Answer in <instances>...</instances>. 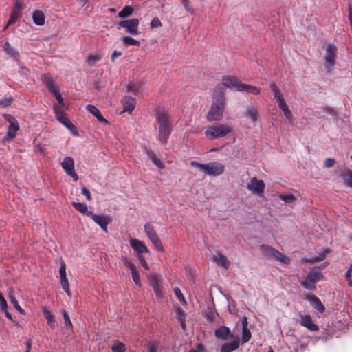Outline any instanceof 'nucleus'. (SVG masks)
Here are the masks:
<instances>
[{"instance_id":"dca6fc26","label":"nucleus","mask_w":352,"mask_h":352,"mask_svg":"<svg viewBox=\"0 0 352 352\" xmlns=\"http://www.w3.org/2000/svg\"><path fill=\"white\" fill-rule=\"evenodd\" d=\"M245 116L248 118L251 122H256L260 116L258 109L253 104H250L245 108Z\"/></svg>"},{"instance_id":"0eeeda50","label":"nucleus","mask_w":352,"mask_h":352,"mask_svg":"<svg viewBox=\"0 0 352 352\" xmlns=\"http://www.w3.org/2000/svg\"><path fill=\"white\" fill-rule=\"evenodd\" d=\"M120 27L126 28V32L133 35L139 34V20L133 18L129 20H123L118 23Z\"/></svg>"},{"instance_id":"680f3d73","label":"nucleus","mask_w":352,"mask_h":352,"mask_svg":"<svg viewBox=\"0 0 352 352\" xmlns=\"http://www.w3.org/2000/svg\"><path fill=\"white\" fill-rule=\"evenodd\" d=\"M3 118L9 122V125H11V123L15 124L17 122V120L12 116L10 114H3Z\"/></svg>"},{"instance_id":"2f4dec72","label":"nucleus","mask_w":352,"mask_h":352,"mask_svg":"<svg viewBox=\"0 0 352 352\" xmlns=\"http://www.w3.org/2000/svg\"><path fill=\"white\" fill-rule=\"evenodd\" d=\"M213 260L214 262L217 263H220L221 265H223L225 268H228V267L230 265V261L228 259V258L221 254H218L217 255H214L213 256Z\"/></svg>"},{"instance_id":"4be33fe9","label":"nucleus","mask_w":352,"mask_h":352,"mask_svg":"<svg viewBox=\"0 0 352 352\" xmlns=\"http://www.w3.org/2000/svg\"><path fill=\"white\" fill-rule=\"evenodd\" d=\"M86 109L89 113H91L94 116H95L100 122L103 123L104 124H109V122L102 116L100 110L94 105L88 104L86 107Z\"/></svg>"},{"instance_id":"473e14b6","label":"nucleus","mask_w":352,"mask_h":352,"mask_svg":"<svg viewBox=\"0 0 352 352\" xmlns=\"http://www.w3.org/2000/svg\"><path fill=\"white\" fill-rule=\"evenodd\" d=\"M3 50L8 54L10 56L17 59L19 56V54L10 45L8 41H6L3 46Z\"/></svg>"},{"instance_id":"338daca9","label":"nucleus","mask_w":352,"mask_h":352,"mask_svg":"<svg viewBox=\"0 0 352 352\" xmlns=\"http://www.w3.org/2000/svg\"><path fill=\"white\" fill-rule=\"evenodd\" d=\"M150 25L151 28H158L162 26V23L157 17H155L151 21Z\"/></svg>"},{"instance_id":"c03bdc74","label":"nucleus","mask_w":352,"mask_h":352,"mask_svg":"<svg viewBox=\"0 0 352 352\" xmlns=\"http://www.w3.org/2000/svg\"><path fill=\"white\" fill-rule=\"evenodd\" d=\"M125 350H126L125 345L120 342H116L111 346L112 352H124Z\"/></svg>"},{"instance_id":"1a4fd4ad","label":"nucleus","mask_w":352,"mask_h":352,"mask_svg":"<svg viewBox=\"0 0 352 352\" xmlns=\"http://www.w3.org/2000/svg\"><path fill=\"white\" fill-rule=\"evenodd\" d=\"M224 166L217 162L206 164L205 173L210 176H219L224 171Z\"/></svg>"},{"instance_id":"c85d7f7f","label":"nucleus","mask_w":352,"mask_h":352,"mask_svg":"<svg viewBox=\"0 0 352 352\" xmlns=\"http://www.w3.org/2000/svg\"><path fill=\"white\" fill-rule=\"evenodd\" d=\"M61 166L66 173L74 170V162L71 157H65L61 163Z\"/></svg>"},{"instance_id":"412c9836","label":"nucleus","mask_w":352,"mask_h":352,"mask_svg":"<svg viewBox=\"0 0 352 352\" xmlns=\"http://www.w3.org/2000/svg\"><path fill=\"white\" fill-rule=\"evenodd\" d=\"M19 130V125L18 122L15 124L11 123V125H9L8 128V131L6 133V136L3 139V142L5 143L6 141L10 140L12 139H14L16 135L17 131Z\"/></svg>"},{"instance_id":"c9c22d12","label":"nucleus","mask_w":352,"mask_h":352,"mask_svg":"<svg viewBox=\"0 0 352 352\" xmlns=\"http://www.w3.org/2000/svg\"><path fill=\"white\" fill-rule=\"evenodd\" d=\"M260 250L264 256L269 257H272L273 256L274 251H275V248L265 244L260 246Z\"/></svg>"},{"instance_id":"e433bc0d","label":"nucleus","mask_w":352,"mask_h":352,"mask_svg":"<svg viewBox=\"0 0 352 352\" xmlns=\"http://www.w3.org/2000/svg\"><path fill=\"white\" fill-rule=\"evenodd\" d=\"M102 56L99 54H90L88 56L87 59V63L89 66L92 67L96 65V63L101 59Z\"/></svg>"},{"instance_id":"603ef678","label":"nucleus","mask_w":352,"mask_h":352,"mask_svg":"<svg viewBox=\"0 0 352 352\" xmlns=\"http://www.w3.org/2000/svg\"><path fill=\"white\" fill-rule=\"evenodd\" d=\"M124 265L131 270V272L137 270L136 266L133 263H132L131 261H129L127 258H124L123 260Z\"/></svg>"},{"instance_id":"de8ad7c7","label":"nucleus","mask_w":352,"mask_h":352,"mask_svg":"<svg viewBox=\"0 0 352 352\" xmlns=\"http://www.w3.org/2000/svg\"><path fill=\"white\" fill-rule=\"evenodd\" d=\"M309 274L312 277V278L314 280L316 283L324 278L323 274L320 271L310 272L309 273Z\"/></svg>"},{"instance_id":"49530a36","label":"nucleus","mask_w":352,"mask_h":352,"mask_svg":"<svg viewBox=\"0 0 352 352\" xmlns=\"http://www.w3.org/2000/svg\"><path fill=\"white\" fill-rule=\"evenodd\" d=\"M251 338V332L248 329H243L242 331V343L248 342Z\"/></svg>"},{"instance_id":"ea45409f","label":"nucleus","mask_w":352,"mask_h":352,"mask_svg":"<svg viewBox=\"0 0 352 352\" xmlns=\"http://www.w3.org/2000/svg\"><path fill=\"white\" fill-rule=\"evenodd\" d=\"M328 253H329L328 250H324L322 254H319L317 256L313 257L309 259H305V262H309V263H314L322 261L325 258L327 254H328Z\"/></svg>"},{"instance_id":"5701e85b","label":"nucleus","mask_w":352,"mask_h":352,"mask_svg":"<svg viewBox=\"0 0 352 352\" xmlns=\"http://www.w3.org/2000/svg\"><path fill=\"white\" fill-rule=\"evenodd\" d=\"M150 284L158 298H161L162 297V292L161 290V287L160 285V281L157 278V276H153L150 279Z\"/></svg>"},{"instance_id":"5fc2aeb1","label":"nucleus","mask_w":352,"mask_h":352,"mask_svg":"<svg viewBox=\"0 0 352 352\" xmlns=\"http://www.w3.org/2000/svg\"><path fill=\"white\" fill-rule=\"evenodd\" d=\"M174 293L180 302H186L185 298H184V295L182 294V291L180 290L179 288H178V287L175 288Z\"/></svg>"},{"instance_id":"4d7b16f0","label":"nucleus","mask_w":352,"mask_h":352,"mask_svg":"<svg viewBox=\"0 0 352 352\" xmlns=\"http://www.w3.org/2000/svg\"><path fill=\"white\" fill-rule=\"evenodd\" d=\"M152 243L158 251L164 252V248L160 238L155 240V241L152 242Z\"/></svg>"},{"instance_id":"a18cd8bd","label":"nucleus","mask_w":352,"mask_h":352,"mask_svg":"<svg viewBox=\"0 0 352 352\" xmlns=\"http://www.w3.org/2000/svg\"><path fill=\"white\" fill-rule=\"evenodd\" d=\"M144 231L148 237L157 233L153 226L148 222L144 225Z\"/></svg>"},{"instance_id":"9b49d317","label":"nucleus","mask_w":352,"mask_h":352,"mask_svg":"<svg viewBox=\"0 0 352 352\" xmlns=\"http://www.w3.org/2000/svg\"><path fill=\"white\" fill-rule=\"evenodd\" d=\"M54 113L56 115L57 120L68 129H69L73 133V134L77 135L78 133L75 126L67 119V117H65L64 113L58 109V108L56 107L54 108Z\"/></svg>"},{"instance_id":"2eb2a0df","label":"nucleus","mask_w":352,"mask_h":352,"mask_svg":"<svg viewBox=\"0 0 352 352\" xmlns=\"http://www.w3.org/2000/svg\"><path fill=\"white\" fill-rule=\"evenodd\" d=\"M216 338L223 340H228L234 338L233 333H231L229 327L226 326H221L214 331Z\"/></svg>"},{"instance_id":"e2e57ef3","label":"nucleus","mask_w":352,"mask_h":352,"mask_svg":"<svg viewBox=\"0 0 352 352\" xmlns=\"http://www.w3.org/2000/svg\"><path fill=\"white\" fill-rule=\"evenodd\" d=\"M3 118L9 122V125H11V123L15 124L17 122V120L12 116L10 114H3Z\"/></svg>"},{"instance_id":"423d86ee","label":"nucleus","mask_w":352,"mask_h":352,"mask_svg":"<svg viewBox=\"0 0 352 352\" xmlns=\"http://www.w3.org/2000/svg\"><path fill=\"white\" fill-rule=\"evenodd\" d=\"M337 47L335 45L329 43L327 45L325 50L324 60L326 62V67L329 70L336 65Z\"/></svg>"},{"instance_id":"f3484780","label":"nucleus","mask_w":352,"mask_h":352,"mask_svg":"<svg viewBox=\"0 0 352 352\" xmlns=\"http://www.w3.org/2000/svg\"><path fill=\"white\" fill-rule=\"evenodd\" d=\"M130 245L139 255L142 253L148 252V249L146 248L144 242L137 239H132L130 240Z\"/></svg>"},{"instance_id":"09e8293b","label":"nucleus","mask_w":352,"mask_h":352,"mask_svg":"<svg viewBox=\"0 0 352 352\" xmlns=\"http://www.w3.org/2000/svg\"><path fill=\"white\" fill-rule=\"evenodd\" d=\"M131 273L133 280L134 281L135 285H138V287H140L141 286V283H140V276H139L138 270H135L131 272Z\"/></svg>"},{"instance_id":"4c0bfd02","label":"nucleus","mask_w":352,"mask_h":352,"mask_svg":"<svg viewBox=\"0 0 352 352\" xmlns=\"http://www.w3.org/2000/svg\"><path fill=\"white\" fill-rule=\"evenodd\" d=\"M133 11V8L131 6H124L122 10L118 13V16L120 18H126L130 16Z\"/></svg>"},{"instance_id":"8fccbe9b","label":"nucleus","mask_w":352,"mask_h":352,"mask_svg":"<svg viewBox=\"0 0 352 352\" xmlns=\"http://www.w3.org/2000/svg\"><path fill=\"white\" fill-rule=\"evenodd\" d=\"M181 1H182V3L184 8H185V10L187 12H188L191 14H192L194 12V10L192 8V4L189 0H182Z\"/></svg>"},{"instance_id":"7ed1b4c3","label":"nucleus","mask_w":352,"mask_h":352,"mask_svg":"<svg viewBox=\"0 0 352 352\" xmlns=\"http://www.w3.org/2000/svg\"><path fill=\"white\" fill-rule=\"evenodd\" d=\"M155 118L159 124V140L166 144L171 133L170 117L166 112L159 110Z\"/></svg>"},{"instance_id":"a211bd4d","label":"nucleus","mask_w":352,"mask_h":352,"mask_svg":"<svg viewBox=\"0 0 352 352\" xmlns=\"http://www.w3.org/2000/svg\"><path fill=\"white\" fill-rule=\"evenodd\" d=\"M123 111L131 113L135 109L136 100L130 96H124L122 100Z\"/></svg>"},{"instance_id":"39448f33","label":"nucleus","mask_w":352,"mask_h":352,"mask_svg":"<svg viewBox=\"0 0 352 352\" xmlns=\"http://www.w3.org/2000/svg\"><path fill=\"white\" fill-rule=\"evenodd\" d=\"M25 5L21 0H16L12 9L10 16L7 22L6 26L3 28L6 30L7 28L14 23L21 17V12L24 10Z\"/></svg>"},{"instance_id":"393cba45","label":"nucleus","mask_w":352,"mask_h":352,"mask_svg":"<svg viewBox=\"0 0 352 352\" xmlns=\"http://www.w3.org/2000/svg\"><path fill=\"white\" fill-rule=\"evenodd\" d=\"M32 19L36 25H43L45 24V17L43 11L36 10L32 13Z\"/></svg>"},{"instance_id":"cd10ccee","label":"nucleus","mask_w":352,"mask_h":352,"mask_svg":"<svg viewBox=\"0 0 352 352\" xmlns=\"http://www.w3.org/2000/svg\"><path fill=\"white\" fill-rule=\"evenodd\" d=\"M72 204L76 210L88 217H91L93 213L91 211L88 210L87 205L85 204L73 201Z\"/></svg>"},{"instance_id":"37998d69","label":"nucleus","mask_w":352,"mask_h":352,"mask_svg":"<svg viewBox=\"0 0 352 352\" xmlns=\"http://www.w3.org/2000/svg\"><path fill=\"white\" fill-rule=\"evenodd\" d=\"M279 198L286 203L291 204L296 200V197L293 194H281L279 195Z\"/></svg>"},{"instance_id":"69168bd1","label":"nucleus","mask_w":352,"mask_h":352,"mask_svg":"<svg viewBox=\"0 0 352 352\" xmlns=\"http://www.w3.org/2000/svg\"><path fill=\"white\" fill-rule=\"evenodd\" d=\"M336 164V160L333 158H327L324 162V166L325 168H331Z\"/></svg>"},{"instance_id":"b1692460","label":"nucleus","mask_w":352,"mask_h":352,"mask_svg":"<svg viewBox=\"0 0 352 352\" xmlns=\"http://www.w3.org/2000/svg\"><path fill=\"white\" fill-rule=\"evenodd\" d=\"M8 298L10 301L13 305L14 307L19 311L21 314H25V310L19 305L18 300H16L14 294V291L12 288L8 289Z\"/></svg>"},{"instance_id":"bb28decb","label":"nucleus","mask_w":352,"mask_h":352,"mask_svg":"<svg viewBox=\"0 0 352 352\" xmlns=\"http://www.w3.org/2000/svg\"><path fill=\"white\" fill-rule=\"evenodd\" d=\"M42 312L44 315L45 318L47 320V324L52 329H54L56 326V322L54 319L53 314L51 313L50 310H48L46 307H43L42 308Z\"/></svg>"},{"instance_id":"6e6d98bb","label":"nucleus","mask_w":352,"mask_h":352,"mask_svg":"<svg viewBox=\"0 0 352 352\" xmlns=\"http://www.w3.org/2000/svg\"><path fill=\"white\" fill-rule=\"evenodd\" d=\"M152 243L158 251L164 252V248L160 238L155 240V241L152 242Z\"/></svg>"},{"instance_id":"6ab92c4d","label":"nucleus","mask_w":352,"mask_h":352,"mask_svg":"<svg viewBox=\"0 0 352 352\" xmlns=\"http://www.w3.org/2000/svg\"><path fill=\"white\" fill-rule=\"evenodd\" d=\"M240 344L239 337H236L231 342H226L221 346V352H232L236 350Z\"/></svg>"},{"instance_id":"052dcab7","label":"nucleus","mask_w":352,"mask_h":352,"mask_svg":"<svg viewBox=\"0 0 352 352\" xmlns=\"http://www.w3.org/2000/svg\"><path fill=\"white\" fill-rule=\"evenodd\" d=\"M190 165L192 167H195L199 169V170L205 172L206 164H200L196 161H192Z\"/></svg>"},{"instance_id":"13d9d810","label":"nucleus","mask_w":352,"mask_h":352,"mask_svg":"<svg viewBox=\"0 0 352 352\" xmlns=\"http://www.w3.org/2000/svg\"><path fill=\"white\" fill-rule=\"evenodd\" d=\"M146 348L147 352H157L158 345L155 342H149Z\"/></svg>"},{"instance_id":"f03ea898","label":"nucleus","mask_w":352,"mask_h":352,"mask_svg":"<svg viewBox=\"0 0 352 352\" xmlns=\"http://www.w3.org/2000/svg\"><path fill=\"white\" fill-rule=\"evenodd\" d=\"M223 85L230 89H236L239 91H245L252 93L254 95H258L261 92L260 89L250 85L245 84L236 76L226 75L222 78Z\"/></svg>"},{"instance_id":"9d476101","label":"nucleus","mask_w":352,"mask_h":352,"mask_svg":"<svg viewBox=\"0 0 352 352\" xmlns=\"http://www.w3.org/2000/svg\"><path fill=\"white\" fill-rule=\"evenodd\" d=\"M59 274H60V282L61 285L62 289L67 293V294L71 297V291L69 289V280L67 278L66 274V264L64 261L60 263V267L59 268Z\"/></svg>"},{"instance_id":"6e6552de","label":"nucleus","mask_w":352,"mask_h":352,"mask_svg":"<svg viewBox=\"0 0 352 352\" xmlns=\"http://www.w3.org/2000/svg\"><path fill=\"white\" fill-rule=\"evenodd\" d=\"M265 188L263 180L258 179L256 177H252L250 182L248 184L247 188L254 194L262 196Z\"/></svg>"},{"instance_id":"58836bf2","label":"nucleus","mask_w":352,"mask_h":352,"mask_svg":"<svg viewBox=\"0 0 352 352\" xmlns=\"http://www.w3.org/2000/svg\"><path fill=\"white\" fill-rule=\"evenodd\" d=\"M122 42L126 45L133 46H140L141 44L139 41L129 36L123 37Z\"/></svg>"},{"instance_id":"0e129e2a","label":"nucleus","mask_w":352,"mask_h":352,"mask_svg":"<svg viewBox=\"0 0 352 352\" xmlns=\"http://www.w3.org/2000/svg\"><path fill=\"white\" fill-rule=\"evenodd\" d=\"M52 94L55 96V98L57 100L58 102L60 104L63 105V98L61 94L59 92V89H57L56 91L52 92Z\"/></svg>"},{"instance_id":"a19ab883","label":"nucleus","mask_w":352,"mask_h":352,"mask_svg":"<svg viewBox=\"0 0 352 352\" xmlns=\"http://www.w3.org/2000/svg\"><path fill=\"white\" fill-rule=\"evenodd\" d=\"M62 314L65 320V325L67 329H72L73 324L70 320L68 313L65 310L62 311Z\"/></svg>"},{"instance_id":"f257e3e1","label":"nucleus","mask_w":352,"mask_h":352,"mask_svg":"<svg viewBox=\"0 0 352 352\" xmlns=\"http://www.w3.org/2000/svg\"><path fill=\"white\" fill-rule=\"evenodd\" d=\"M226 102L224 89L223 87H217L212 94L211 107L206 116L208 121H219L221 120L226 107Z\"/></svg>"},{"instance_id":"f8f14e48","label":"nucleus","mask_w":352,"mask_h":352,"mask_svg":"<svg viewBox=\"0 0 352 352\" xmlns=\"http://www.w3.org/2000/svg\"><path fill=\"white\" fill-rule=\"evenodd\" d=\"M93 221L98 224L105 232H108L107 226L111 223V219L108 215L95 214L92 213L91 215Z\"/></svg>"},{"instance_id":"7c9ffc66","label":"nucleus","mask_w":352,"mask_h":352,"mask_svg":"<svg viewBox=\"0 0 352 352\" xmlns=\"http://www.w3.org/2000/svg\"><path fill=\"white\" fill-rule=\"evenodd\" d=\"M340 176L342 178L344 184L349 186L352 188V171L350 170H344L340 173Z\"/></svg>"},{"instance_id":"864d4df0","label":"nucleus","mask_w":352,"mask_h":352,"mask_svg":"<svg viewBox=\"0 0 352 352\" xmlns=\"http://www.w3.org/2000/svg\"><path fill=\"white\" fill-rule=\"evenodd\" d=\"M8 303L3 296V295L0 292V309L2 311H6L8 309Z\"/></svg>"},{"instance_id":"79ce46f5","label":"nucleus","mask_w":352,"mask_h":352,"mask_svg":"<svg viewBox=\"0 0 352 352\" xmlns=\"http://www.w3.org/2000/svg\"><path fill=\"white\" fill-rule=\"evenodd\" d=\"M14 98L11 96L9 97H3L0 100V107L2 108H6L11 105L13 102Z\"/></svg>"},{"instance_id":"f704fd0d","label":"nucleus","mask_w":352,"mask_h":352,"mask_svg":"<svg viewBox=\"0 0 352 352\" xmlns=\"http://www.w3.org/2000/svg\"><path fill=\"white\" fill-rule=\"evenodd\" d=\"M270 88L274 92V98L277 102L284 99L280 90L278 89L275 82H272L270 84Z\"/></svg>"},{"instance_id":"bf43d9fd","label":"nucleus","mask_w":352,"mask_h":352,"mask_svg":"<svg viewBox=\"0 0 352 352\" xmlns=\"http://www.w3.org/2000/svg\"><path fill=\"white\" fill-rule=\"evenodd\" d=\"M190 165L192 167H195L199 169V170L205 172L206 164H200L196 161H192Z\"/></svg>"},{"instance_id":"20e7f679","label":"nucleus","mask_w":352,"mask_h":352,"mask_svg":"<svg viewBox=\"0 0 352 352\" xmlns=\"http://www.w3.org/2000/svg\"><path fill=\"white\" fill-rule=\"evenodd\" d=\"M232 129L226 124H215L208 126L205 131V135L209 140H214L225 137L231 133Z\"/></svg>"},{"instance_id":"aec40b11","label":"nucleus","mask_w":352,"mask_h":352,"mask_svg":"<svg viewBox=\"0 0 352 352\" xmlns=\"http://www.w3.org/2000/svg\"><path fill=\"white\" fill-rule=\"evenodd\" d=\"M41 80L51 93L58 89V87L54 83L53 78L50 74H43L41 77Z\"/></svg>"},{"instance_id":"a878e982","label":"nucleus","mask_w":352,"mask_h":352,"mask_svg":"<svg viewBox=\"0 0 352 352\" xmlns=\"http://www.w3.org/2000/svg\"><path fill=\"white\" fill-rule=\"evenodd\" d=\"M146 153L148 158L152 161V162L157 166L159 168L163 169L164 168V164L161 162V160L157 157L155 153L151 148L146 149Z\"/></svg>"},{"instance_id":"774afa93","label":"nucleus","mask_w":352,"mask_h":352,"mask_svg":"<svg viewBox=\"0 0 352 352\" xmlns=\"http://www.w3.org/2000/svg\"><path fill=\"white\" fill-rule=\"evenodd\" d=\"M205 351V346L202 344H198L196 349H191L188 352H204Z\"/></svg>"},{"instance_id":"3c124183","label":"nucleus","mask_w":352,"mask_h":352,"mask_svg":"<svg viewBox=\"0 0 352 352\" xmlns=\"http://www.w3.org/2000/svg\"><path fill=\"white\" fill-rule=\"evenodd\" d=\"M140 89V85H137L135 83L129 84L127 86V91L129 92H132L135 94H137Z\"/></svg>"},{"instance_id":"c756f323","label":"nucleus","mask_w":352,"mask_h":352,"mask_svg":"<svg viewBox=\"0 0 352 352\" xmlns=\"http://www.w3.org/2000/svg\"><path fill=\"white\" fill-rule=\"evenodd\" d=\"M300 283L301 285L307 289H316V282L309 274L307 275L305 279L301 281Z\"/></svg>"},{"instance_id":"72a5a7b5","label":"nucleus","mask_w":352,"mask_h":352,"mask_svg":"<svg viewBox=\"0 0 352 352\" xmlns=\"http://www.w3.org/2000/svg\"><path fill=\"white\" fill-rule=\"evenodd\" d=\"M276 260L280 261L283 263L288 264L290 262V258L285 256V254H282L280 252L275 249V251H274L273 256H272Z\"/></svg>"},{"instance_id":"4468645a","label":"nucleus","mask_w":352,"mask_h":352,"mask_svg":"<svg viewBox=\"0 0 352 352\" xmlns=\"http://www.w3.org/2000/svg\"><path fill=\"white\" fill-rule=\"evenodd\" d=\"M304 299L309 301L313 307L317 309L320 313H323L325 310L324 305L322 303L319 298L315 294H310L304 297Z\"/></svg>"},{"instance_id":"ddd939ff","label":"nucleus","mask_w":352,"mask_h":352,"mask_svg":"<svg viewBox=\"0 0 352 352\" xmlns=\"http://www.w3.org/2000/svg\"><path fill=\"white\" fill-rule=\"evenodd\" d=\"M298 321L301 326L306 327L311 331H316L319 329L317 324L312 322L311 317L309 314H300Z\"/></svg>"}]
</instances>
